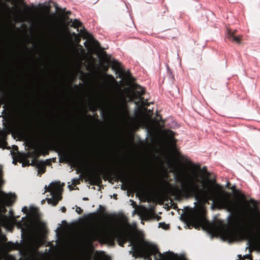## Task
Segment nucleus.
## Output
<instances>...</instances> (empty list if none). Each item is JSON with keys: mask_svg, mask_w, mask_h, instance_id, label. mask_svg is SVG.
<instances>
[{"mask_svg": "<svg viewBox=\"0 0 260 260\" xmlns=\"http://www.w3.org/2000/svg\"><path fill=\"white\" fill-rule=\"evenodd\" d=\"M175 135V133L171 130H170L168 133V135L170 137L171 141H174L175 139L174 138V136Z\"/></svg>", "mask_w": 260, "mask_h": 260, "instance_id": "nucleus-14", "label": "nucleus"}, {"mask_svg": "<svg viewBox=\"0 0 260 260\" xmlns=\"http://www.w3.org/2000/svg\"><path fill=\"white\" fill-rule=\"evenodd\" d=\"M45 200L43 199V200H42L41 201V204H43L45 203Z\"/></svg>", "mask_w": 260, "mask_h": 260, "instance_id": "nucleus-31", "label": "nucleus"}, {"mask_svg": "<svg viewBox=\"0 0 260 260\" xmlns=\"http://www.w3.org/2000/svg\"><path fill=\"white\" fill-rule=\"evenodd\" d=\"M70 14H71V12L70 11H67V12H66L67 15H69Z\"/></svg>", "mask_w": 260, "mask_h": 260, "instance_id": "nucleus-32", "label": "nucleus"}, {"mask_svg": "<svg viewBox=\"0 0 260 260\" xmlns=\"http://www.w3.org/2000/svg\"><path fill=\"white\" fill-rule=\"evenodd\" d=\"M43 163V161L42 162H37L36 163H35L34 161H32L30 165L32 166H36L37 168H39V167Z\"/></svg>", "mask_w": 260, "mask_h": 260, "instance_id": "nucleus-15", "label": "nucleus"}, {"mask_svg": "<svg viewBox=\"0 0 260 260\" xmlns=\"http://www.w3.org/2000/svg\"><path fill=\"white\" fill-rule=\"evenodd\" d=\"M12 213H13L12 211L10 210V211H9V213H10V214L11 215H12Z\"/></svg>", "mask_w": 260, "mask_h": 260, "instance_id": "nucleus-33", "label": "nucleus"}, {"mask_svg": "<svg viewBox=\"0 0 260 260\" xmlns=\"http://www.w3.org/2000/svg\"><path fill=\"white\" fill-rule=\"evenodd\" d=\"M12 163L15 164V161L14 160H13Z\"/></svg>", "mask_w": 260, "mask_h": 260, "instance_id": "nucleus-40", "label": "nucleus"}, {"mask_svg": "<svg viewBox=\"0 0 260 260\" xmlns=\"http://www.w3.org/2000/svg\"><path fill=\"white\" fill-rule=\"evenodd\" d=\"M82 158L81 157L78 155V154H75L72 157V162L76 166H78L81 161Z\"/></svg>", "mask_w": 260, "mask_h": 260, "instance_id": "nucleus-9", "label": "nucleus"}, {"mask_svg": "<svg viewBox=\"0 0 260 260\" xmlns=\"http://www.w3.org/2000/svg\"><path fill=\"white\" fill-rule=\"evenodd\" d=\"M53 183V182H52L51 183H50L49 184V187H50V186L52 185V184Z\"/></svg>", "mask_w": 260, "mask_h": 260, "instance_id": "nucleus-36", "label": "nucleus"}, {"mask_svg": "<svg viewBox=\"0 0 260 260\" xmlns=\"http://www.w3.org/2000/svg\"><path fill=\"white\" fill-rule=\"evenodd\" d=\"M188 229H191V226H188Z\"/></svg>", "mask_w": 260, "mask_h": 260, "instance_id": "nucleus-52", "label": "nucleus"}, {"mask_svg": "<svg viewBox=\"0 0 260 260\" xmlns=\"http://www.w3.org/2000/svg\"><path fill=\"white\" fill-rule=\"evenodd\" d=\"M76 211L78 213V214H81L82 211H83V210L79 207H77L76 208Z\"/></svg>", "mask_w": 260, "mask_h": 260, "instance_id": "nucleus-17", "label": "nucleus"}, {"mask_svg": "<svg viewBox=\"0 0 260 260\" xmlns=\"http://www.w3.org/2000/svg\"><path fill=\"white\" fill-rule=\"evenodd\" d=\"M114 197H115V196H116L117 195L116 194H114Z\"/></svg>", "mask_w": 260, "mask_h": 260, "instance_id": "nucleus-48", "label": "nucleus"}, {"mask_svg": "<svg viewBox=\"0 0 260 260\" xmlns=\"http://www.w3.org/2000/svg\"><path fill=\"white\" fill-rule=\"evenodd\" d=\"M61 222H62V223H64V222H66V221L65 220H62Z\"/></svg>", "mask_w": 260, "mask_h": 260, "instance_id": "nucleus-41", "label": "nucleus"}, {"mask_svg": "<svg viewBox=\"0 0 260 260\" xmlns=\"http://www.w3.org/2000/svg\"><path fill=\"white\" fill-rule=\"evenodd\" d=\"M114 68L115 74H117V78H122V74L124 73V69L119 62L114 61Z\"/></svg>", "mask_w": 260, "mask_h": 260, "instance_id": "nucleus-7", "label": "nucleus"}, {"mask_svg": "<svg viewBox=\"0 0 260 260\" xmlns=\"http://www.w3.org/2000/svg\"><path fill=\"white\" fill-rule=\"evenodd\" d=\"M184 214V212L182 211V213L181 214V216L180 217V220H182V215Z\"/></svg>", "mask_w": 260, "mask_h": 260, "instance_id": "nucleus-27", "label": "nucleus"}, {"mask_svg": "<svg viewBox=\"0 0 260 260\" xmlns=\"http://www.w3.org/2000/svg\"><path fill=\"white\" fill-rule=\"evenodd\" d=\"M194 184L196 187H200V186L196 182H195Z\"/></svg>", "mask_w": 260, "mask_h": 260, "instance_id": "nucleus-30", "label": "nucleus"}, {"mask_svg": "<svg viewBox=\"0 0 260 260\" xmlns=\"http://www.w3.org/2000/svg\"><path fill=\"white\" fill-rule=\"evenodd\" d=\"M126 74H127V76L128 77H130V76H131V74H130V72L129 71H128L127 72H126Z\"/></svg>", "mask_w": 260, "mask_h": 260, "instance_id": "nucleus-25", "label": "nucleus"}, {"mask_svg": "<svg viewBox=\"0 0 260 260\" xmlns=\"http://www.w3.org/2000/svg\"><path fill=\"white\" fill-rule=\"evenodd\" d=\"M22 167H24V164H22Z\"/></svg>", "mask_w": 260, "mask_h": 260, "instance_id": "nucleus-51", "label": "nucleus"}, {"mask_svg": "<svg viewBox=\"0 0 260 260\" xmlns=\"http://www.w3.org/2000/svg\"><path fill=\"white\" fill-rule=\"evenodd\" d=\"M235 30L234 31L232 30L228 29L226 38L229 39L231 41L236 42L237 43H240L241 41V38L240 36H237L235 35Z\"/></svg>", "mask_w": 260, "mask_h": 260, "instance_id": "nucleus-5", "label": "nucleus"}, {"mask_svg": "<svg viewBox=\"0 0 260 260\" xmlns=\"http://www.w3.org/2000/svg\"><path fill=\"white\" fill-rule=\"evenodd\" d=\"M25 217L26 216L22 217L21 221H22L25 218Z\"/></svg>", "mask_w": 260, "mask_h": 260, "instance_id": "nucleus-38", "label": "nucleus"}, {"mask_svg": "<svg viewBox=\"0 0 260 260\" xmlns=\"http://www.w3.org/2000/svg\"><path fill=\"white\" fill-rule=\"evenodd\" d=\"M76 181H77V179L75 178H73L72 180L73 183H74Z\"/></svg>", "mask_w": 260, "mask_h": 260, "instance_id": "nucleus-26", "label": "nucleus"}, {"mask_svg": "<svg viewBox=\"0 0 260 260\" xmlns=\"http://www.w3.org/2000/svg\"><path fill=\"white\" fill-rule=\"evenodd\" d=\"M147 260H161L162 253L157 246L147 240Z\"/></svg>", "mask_w": 260, "mask_h": 260, "instance_id": "nucleus-2", "label": "nucleus"}, {"mask_svg": "<svg viewBox=\"0 0 260 260\" xmlns=\"http://www.w3.org/2000/svg\"><path fill=\"white\" fill-rule=\"evenodd\" d=\"M132 249L135 253L143 257L144 259H146V242L144 240L137 241L133 245Z\"/></svg>", "mask_w": 260, "mask_h": 260, "instance_id": "nucleus-4", "label": "nucleus"}, {"mask_svg": "<svg viewBox=\"0 0 260 260\" xmlns=\"http://www.w3.org/2000/svg\"><path fill=\"white\" fill-rule=\"evenodd\" d=\"M3 107H4V109H5L6 105H4ZM4 110H3V112L4 111Z\"/></svg>", "mask_w": 260, "mask_h": 260, "instance_id": "nucleus-43", "label": "nucleus"}, {"mask_svg": "<svg viewBox=\"0 0 260 260\" xmlns=\"http://www.w3.org/2000/svg\"><path fill=\"white\" fill-rule=\"evenodd\" d=\"M201 180H202V182H203V177H201Z\"/></svg>", "mask_w": 260, "mask_h": 260, "instance_id": "nucleus-47", "label": "nucleus"}, {"mask_svg": "<svg viewBox=\"0 0 260 260\" xmlns=\"http://www.w3.org/2000/svg\"><path fill=\"white\" fill-rule=\"evenodd\" d=\"M229 184H230V182H228V183H227V184H226V186L229 185Z\"/></svg>", "mask_w": 260, "mask_h": 260, "instance_id": "nucleus-42", "label": "nucleus"}, {"mask_svg": "<svg viewBox=\"0 0 260 260\" xmlns=\"http://www.w3.org/2000/svg\"><path fill=\"white\" fill-rule=\"evenodd\" d=\"M61 199V197L60 194L58 193H53L52 195V198H46L45 200L47 201L48 204H52L53 206H55L57 205L59 201Z\"/></svg>", "mask_w": 260, "mask_h": 260, "instance_id": "nucleus-6", "label": "nucleus"}, {"mask_svg": "<svg viewBox=\"0 0 260 260\" xmlns=\"http://www.w3.org/2000/svg\"><path fill=\"white\" fill-rule=\"evenodd\" d=\"M69 23H71V26L74 27H82V23L77 19L73 20L68 18Z\"/></svg>", "mask_w": 260, "mask_h": 260, "instance_id": "nucleus-8", "label": "nucleus"}, {"mask_svg": "<svg viewBox=\"0 0 260 260\" xmlns=\"http://www.w3.org/2000/svg\"><path fill=\"white\" fill-rule=\"evenodd\" d=\"M121 188V189H123V190H125V188H124V187L123 186H122Z\"/></svg>", "mask_w": 260, "mask_h": 260, "instance_id": "nucleus-37", "label": "nucleus"}, {"mask_svg": "<svg viewBox=\"0 0 260 260\" xmlns=\"http://www.w3.org/2000/svg\"><path fill=\"white\" fill-rule=\"evenodd\" d=\"M60 210H61V211H62V212H66V208H65L64 207H61V209H60Z\"/></svg>", "mask_w": 260, "mask_h": 260, "instance_id": "nucleus-20", "label": "nucleus"}, {"mask_svg": "<svg viewBox=\"0 0 260 260\" xmlns=\"http://www.w3.org/2000/svg\"><path fill=\"white\" fill-rule=\"evenodd\" d=\"M144 128H145V129H146V126H144Z\"/></svg>", "mask_w": 260, "mask_h": 260, "instance_id": "nucleus-44", "label": "nucleus"}, {"mask_svg": "<svg viewBox=\"0 0 260 260\" xmlns=\"http://www.w3.org/2000/svg\"><path fill=\"white\" fill-rule=\"evenodd\" d=\"M123 3H124V5H125V6L127 7V5H126V4L125 3V1H123Z\"/></svg>", "mask_w": 260, "mask_h": 260, "instance_id": "nucleus-39", "label": "nucleus"}, {"mask_svg": "<svg viewBox=\"0 0 260 260\" xmlns=\"http://www.w3.org/2000/svg\"><path fill=\"white\" fill-rule=\"evenodd\" d=\"M167 72H168L169 78L172 79V80H174V77L172 74L171 70H170V69L169 68L168 66H167Z\"/></svg>", "mask_w": 260, "mask_h": 260, "instance_id": "nucleus-13", "label": "nucleus"}, {"mask_svg": "<svg viewBox=\"0 0 260 260\" xmlns=\"http://www.w3.org/2000/svg\"><path fill=\"white\" fill-rule=\"evenodd\" d=\"M249 254H246L244 255L243 256V257L244 258V259H245L246 257H248L249 256Z\"/></svg>", "mask_w": 260, "mask_h": 260, "instance_id": "nucleus-24", "label": "nucleus"}, {"mask_svg": "<svg viewBox=\"0 0 260 260\" xmlns=\"http://www.w3.org/2000/svg\"><path fill=\"white\" fill-rule=\"evenodd\" d=\"M27 210V207L24 206V207H23V208L22 209V212H25V210Z\"/></svg>", "mask_w": 260, "mask_h": 260, "instance_id": "nucleus-21", "label": "nucleus"}, {"mask_svg": "<svg viewBox=\"0 0 260 260\" xmlns=\"http://www.w3.org/2000/svg\"><path fill=\"white\" fill-rule=\"evenodd\" d=\"M250 201L254 205V206H255L258 203L257 201H256L253 199H251Z\"/></svg>", "mask_w": 260, "mask_h": 260, "instance_id": "nucleus-18", "label": "nucleus"}, {"mask_svg": "<svg viewBox=\"0 0 260 260\" xmlns=\"http://www.w3.org/2000/svg\"><path fill=\"white\" fill-rule=\"evenodd\" d=\"M155 104L153 102H149L147 99V209L150 207L149 204L150 198V174L151 165L150 153V144L152 136L150 129V122L157 120L158 116L157 109L154 111Z\"/></svg>", "mask_w": 260, "mask_h": 260, "instance_id": "nucleus-1", "label": "nucleus"}, {"mask_svg": "<svg viewBox=\"0 0 260 260\" xmlns=\"http://www.w3.org/2000/svg\"><path fill=\"white\" fill-rule=\"evenodd\" d=\"M202 170L205 172L207 174V175H209L210 174V172L207 171V167L204 166Z\"/></svg>", "mask_w": 260, "mask_h": 260, "instance_id": "nucleus-16", "label": "nucleus"}, {"mask_svg": "<svg viewBox=\"0 0 260 260\" xmlns=\"http://www.w3.org/2000/svg\"><path fill=\"white\" fill-rule=\"evenodd\" d=\"M71 186V185H68V187H69V188H70Z\"/></svg>", "mask_w": 260, "mask_h": 260, "instance_id": "nucleus-46", "label": "nucleus"}, {"mask_svg": "<svg viewBox=\"0 0 260 260\" xmlns=\"http://www.w3.org/2000/svg\"><path fill=\"white\" fill-rule=\"evenodd\" d=\"M82 200L84 201H86V200H88V199L87 197H84V198H83Z\"/></svg>", "mask_w": 260, "mask_h": 260, "instance_id": "nucleus-29", "label": "nucleus"}, {"mask_svg": "<svg viewBox=\"0 0 260 260\" xmlns=\"http://www.w3.org/2000/svg\"><path fill=\"white\" fill-rule=\"evenodd\" d=\"M137 93L138 99L139 100V102L141 103H137L135 102V106L134 109V115L136 118L140 116V115L142 113L143 110H144L145 107L143 105L144 102L143 100V98H142V95L144 93V88H142L141 86H139V88L137 89L136 91Z\"/></svg>", "mask_w": 260, "mask_h": 260, "instance_id": "nucleus-3", "label": "nucleus"}, {"mask_svg": "<svg viewBox=\"0 0 260 260\" xmlns=\"http://www.w3.org/2000/svg\"><path fill=\"white\" fill-rule=\"evenodd\" d=\"M158 155H156V159H157L158 158Z\"/></svg>", "mask_w": 260, "mask_h": 260, "instance_id": "nucleus-45", "label": "nucleus"}, {"mask_svg": "<svg viewBox=\"0 0 260 260\" xmlns=\"http://www.w3.org/2000/svg\"><path fill=\"white\" fill-rule=\"evenodd\" d=\"M233 210V206L231 204L227 205L226 210L228 212H229V214L227 216L228 221L230 220V219L231 218L232 216V210Z\"/></svg>", "mask_w": 260, "mask_h": 260, "instance_id": "nucleus-11", "label": "nucleus"}, {"mask_svg": "<svg viewBox=\"0 0 260 260\" xmlns=\"http://www.w3.org/2000/svg\"><path fill=\"white\" fill-rule=\"evenodd\" d=\"M158 228H162L163 229H165V230H167L169 228V225L167 224H166L165 222H159L158 223Z\"/></svg>", "mask_w": 260, "mask_h": 260, "instance_id": "nucleus-12", "label": "nucleus"}, {"mask_svg": "<svg viewBox=\"0 0 260 260\" xmlns=\"http://www.w3.org/2000/svg\"><path fill=\"white\" fill-rule=\"evenodd\" d=\"M114 197H115V196H116L117 195L116 194H114Z\"/></svg>", "mask_w": 260, "mask_h": 260, "instance_id": "nucleus-49", "label": "nucleus"}, {"mask_svg": "<svg viewBox=\"0 0 260 260\" xmlns=\"http://www.w3.org/2000/svg\"><path fill=\"white\" fill-rule=\"evenodd\" d=\"M41 172V173H43L45 172V169L44 168H42L39 169V172Z\"/></svg>", "mask_w": 260, "mask_h": 260, "instance_id": "nucleus-19", "label": "nucleus"}, {"mask_svg": "<svg viewBox=\"0 0 260 260\" xmlns=\"http://www.w3.org/2000/svg\"><path fill=\"white\" fill-rule=\"evenodd\" d=\"M44 188L46 189L45 192L46 191V190H47V185H46L44 187Z\"/></svg>", "mask_w": 260, "mask_h": 260, "instance_id": "nucleus-34", "label": "nucleus"}, {"mask_svg": "<svg viewBox=\"0 0 260 260\" xmlns=\"http://www.w3.org/2000/svg\"><path fill=\"white\" fill-rule=\"evenodd\" d=\"M145 140L146 141V137L145 138Z\"/></svg>", "mask_w": 260, "mask_h": 260, "instance_id": "nucleus-53", "label": "nucleus"}, {"mask_svg": "<svg viewBox=\"0 0 260 260\" xmlns=\"http://www.w3.org/2000/svg\"><path fill=\"white\" fill-rule=\"evenodd\" d=\"M8 223V218L6 216H4L0 218V225L5 226Z\"/></svg>", "mask_w": 260, "mask_h": 260, "instance_id": "nucleus-10", "label": "nucleus"}, {"mask_svg": "<svg viewBox=\"0 0 260 260\" xmlns=\"http://www.w3.org/2000/svg\"><path fill=\"white\" fill-rule=\"evenodd\" d=\"M238 257H239L240 259H241V260L244 259V258L243 257V256H242V255L239 254V255H238Z\"/></svg>", "mask_w": 260, "mask_h": 260, "instance_id": "nucleus-22", "label": "nucleus"}, {"mask_svg": "<svg viewBox=\"0 0 260 260\" xmlns=\"http://www.w3.org/2000/svg\"><path fill=\"white\" fill-rule=\"evenodd\" d=\"M8 2H11V1H9ZM15 2V1H12V2Z\"/></svg>", "mask_w": 260, "mask_h": 260, "instance_id": "nucleus-50", "label": "nucleus"}, {"mask_svg": "<svg viewBox=\"0 0 260 260\" xmlns=\"http://www.w3.org/2000/svg\"><path fill=\"white\" fill-rule=\"evenodd\" d=\"M146 220V216H144V218L141 220V222H143V221Z\"/></svg>", "mask_w": 260, "mask_h": 260, "instance_id": "nucleus-28", "label": "nucleus"}, {"mask_svg": "<svg viewBox=\"0 0 260 260\" xmlns=\"http://www.w3.org/2000/svg\"><path fill=\"white\" fill-rule=\"evenodd\" d=\"M247 245H248V246H249V245H250V242H249V241H248L247 242Z\"/></svg>", "mask_w": 260, "mask_h": 260, "instance_id": "nucleus-35", "label": "nucleus"}, {"mask_svg": "<svg viewBox=\"0 0 260 260\" xmlns=\"http://www.w3.org/2000/svg\"><path fill=\"white\" fill-rule=\"evenodd\" d=\"M52 2H53V1H45V4H49L50 3H52Z\"/></svg>", "mask_w": 260, "mask_h": 260, "instance_id": "nucleus-23", "label": "nucleus"}]
</instances>
